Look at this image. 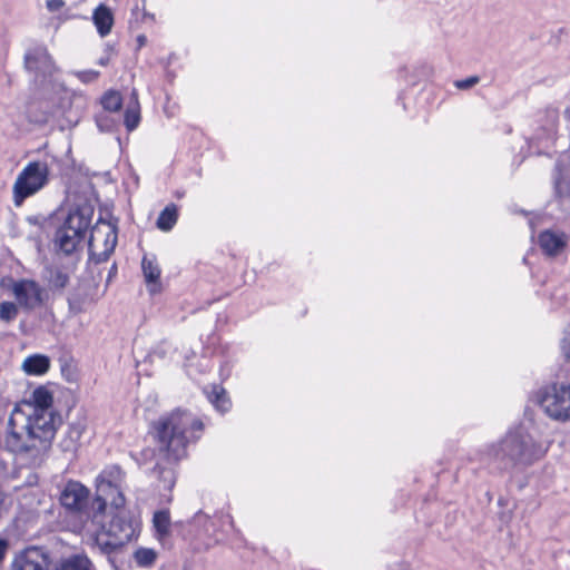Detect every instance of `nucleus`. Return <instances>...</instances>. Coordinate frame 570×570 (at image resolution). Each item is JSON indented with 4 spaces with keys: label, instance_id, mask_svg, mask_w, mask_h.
Masks as SVG:
<instances>
[{
    "label": "nucleus",
    "instance_id": "27",
    "mask_svg": "<svg viewBox=\"0 0 570 570\" xmlns=\"http://www.w3.org/2000/svg\"><path fill=\"white\" fill-rule=\"evenodd\" d=\"M141 268L145 276V279L148 284H153L154 286L158 283L160 277V268L156 264V262L151 258L145 256L141 262Z\"/></svg>",
    "mask_w": 570,
    "mask_h": 570
},
{
    "label": "nucleus",
    "instance_id": "10",
    "mask_svg": "<svg viewBox=\"0 0 570 570\" xmlns=\"http://www.w3.org/2000/svg\"><path fill=\"white\" fill-rule=\"evenodd\" d=\"M50 563L42 548L31 547L14 558L11 570H50Z\"/></svg>",
    "mask_w": 570,
    "mask_h": 570
},
{
    "label": "nucleus",
    "instance_id": "21",
    "mask_svg": "<svg viewBox=\"0 0 570 570\" xmlns=\"http://www.w3.org/2000/svg\"><path fill=\"white\" fill-rule=\"evenodd\" d=\"M81 239L78 235H72L71 232L61 226L56 232L55 245L59 250L69 255L76 249Z\"/></svg>",
    "mask_w": 570,
    "mask_h": 570
},
{
    "label": "nucleus",
    "instance_id": "33",
    "mask_svg": "<svg viewBox=\"0 0 570 570\" xmlns=\"http://www.w3.org/2000/svg\"><path fill=\"white\" fill-rule=\"evenodd\" d=\"M18 315V307L12 302H3L0 304V318L4 322H11Z\"/></svg>",
    "mask_w": 570,
    "mask_h": 570
},
{
    "label": "nucleus",
    "instance_id": "19",
    "mask_svg": "<svg viewBox=\"0 0 570 570\" xmlns=\"http://www.w3.org/2000/svg\"><path fill=\"white\" fill-rule=\"evenodd\" d=\"M180 524L181 522L171 523L169 510H159L154 513L153 525L156 538L159 541H163L170 535L171 527H178Z\"/></svg>",
    "mask_w": 570,
    "mask_h": 570
},
{
    "label": "nucleus",
    "instance_id": "3",
    "mask_svg": "<svg viewBox=\"0 0 570 570\" xmlns=\"http://www.w3.org/2000/svg\"><path fill=\"white\" fill-rule=\"evenodd\" d=\"M49 167L45 161L29 163L18 175L12 193L16 206H21L23 200L40 189L48 183Z\"/></svg>",
    "mask_w": 570,
    "mask_h": 570
},
{
    "label": "nucleus",
    "instance_id": "37",
    "mask_svg": "<svg viewBox=\"0 0 570 570\" xmlns=\"http://www.w3.org/2000/svg\"><path fill=\"white\" fill-rule=\"evenodd\" d=\"M554 190L556 195L559 197H563L567 194L566 188L563 187V183L559 177L554 179Z\"/></svg>",
    "mask_w": 570,
    "mask_h": 570
},
{
    "label": "nucleus",
    "instance_id": "36",
    "mask_svg": "<svg viewBox=\"0 0 570 570\" xmlns=\"http://www.w3.org/2000/svg\"><path fill=\"white\" fill-rule=\"evenodd\" d=\"M561 350L567 360H570V335L563 337L561 342Z\"/></svg>",
    "mask_w": 570,
    "mask_h": 570
},
{
    "label": "nucleus",
    "instance_id": "24",
    "mask_svg": "<svg viewBox=\"0 0 570 570\" xmlns=\"http://www.w3.org/2000/svg\"><path fill=\"white\" fill-rule=\"evenodd\" d=\"M140 121V107L136 90L131 92V101L125 112V126L129 131L136 129Z\"/></svg>",
    "mask_w": 570,
    "mask_h": 570
},
{
    "label": "nucleus",
    "instance_id": "35",
    "mask_svg": "<svg viewBox=\"0 0 570 570\" xmlns=\"http://www.w3.org/2000/svg\"><path fill=\"white\" fill-rule=\"evenodd\" d=\"M480 81V78L478 76H472V77H469L466 79H462V80H456L454 82V86L458 88V89H461V90H466V89H470L472 88L473 86H475L476 83H479Z\"/></svg>",
    "mask_w": 570,
    "mask_h": 570
},
{
    "label": "nucleus",
    "instance_id": "39",
    "mask_svg": "<svg viewBox=\"0 0 570 570\" xmlns=\"http://www.w3.org/2000/svg\"><path fill=\"white\" fill-rule=\"evenodd\" d=\"M7 549H8V541L6 539L0 538V561L3 560Z\"/></svg>",
    "mask_w": 570,
    "mask_h": 570
},
{
    "label": "nucleus",
    "instance_id": "42",
    "mask_svg": "<svg viewBox=\"0 0 570 570\" xmlns=\"http://www.w3.org/2000/svg\"><path fill=\"white\" fill-rule=\"evenodd\" d=\"M399 570H412V569L406 564H400Z\"/></svg>",
    "mask_w": 570,
    "mask_h": 570
},
{
    "label": "nucleus",
    "instance_id": "16",
    "mask_svg": "<svg viewBox=\"0 0 570 570\" xmlns=\"http://www.w3.org/2000/svg\"><path fill=\"white\" fill-rule=\"evenodd\" d=\"M567 238L562 233L544 230L539 235V245L541 249L549 256L560 254L566 247Z\"/></svg>",
    "mask_w": 570,
    "mask_h": 570
},
{
    "label": "nucleus",
    "instance_id": "40",
    "mask_svg": "<svg viewBox=\"0 0 570 570\" xmlns=\"http://www.w3.org/2000/svg\"><path fill=\"white\" fill-rule=\"evenodd\" d=\"M46 435L50 434V438H53L55 435V432L57 430H51V429H48V430H41Z\"/></svg>",
    "mask_w": 570,
    "mask_h": 570
},
{
    "label": "nucleus",
    "instance_id": "38",
    "mask_svg": "<svg viewBox=\"0 0 570 570\" xmlns=\"http://www.w3.org/2000/svg\"><path fill=\"white\" fill-rule=\"evenodd\" d=\"M63 4H65V2L62 0H48L47 1V8L52 12L61 9L63 7Z\"/></svg>",
    "mask_w": 570,
    "mask_h": 570
},
{
    "label": "nucleus",
    "instance_id": "17",
    "mask_svg": "<svg viewBox=\"0 0 570 570\" xmlns=\"http://www.w3.org/2000/svg\"><path fill=\"white\" fill-rule=\"evenodd\" d=\"M89 225V213L85 209H76L68 215L65 223L62 224V227L71 232L72 235H78L80 238H82Z\"/></svg>",
    "mask_w": 570,
    "mask_h": 570
},
{
    "label": "nucleus",
    "instance_id": "34",
    "mask_svg": "<svg viewBox=\"0 0 570 570\" xmlns=\"http://www.w3.org/2000/svg\"><path fill=\"white\" fill-rule=\"evenodd\" d=\"M49 111H36L35 105H29L27 109V117L30 122L33 124H46L49 119Z\"/></svg>",
    "mask_w": 570,
    "mask_h": 570
},
{
    "label": "nucleus",
    "instance_id": "18",
    "mask_svg": "<svg viewBox=\"0 0 570 570\" xmlns=\"http://www.w3.org/2000/svg\"><path fill=\"white\" fill-rule=\"evenodd\" d=\"M175 462L166 459L165 463L157 462L153 469V473L157 476L164 490L170 491L176 483V472L173 465Z\"/></svg>",
    "mask_w": 570,
    "mask_h": 570
},
{
    "label": "nucleus",
    "instance_id": "6",
    "mask_svg": "<svg viewBox=\"0 0 570 570\" xmlns=\"http://www.w3.org/2000/svg\"><path fill=\"white\" fill-rule=\"evenodd\" d=\"M186 430H151L149 435L157 442L158 449L165 458L178 461L185 455L187 436Z\"/></svg>",
    "mask_w": 570,
    "mask_h": 570
},
{
    "label": "nucleus",
    "instance_id": "11",
    "mask_svg": "<svg viewBox=\"0 0 570 570\" xmlns=\"http://www.w3.org/2000/svg\"><path fill=\"white\" fill-rule=\"evenodd\" d=\"M89 490L78 481H69L60 493V503L68 510L83 512Z\"/></svg>",
    "mask_w": 570,
    "mask_h": 570
},
{
    "label": "nucleus",
    "instance_id": "8",
    "mask_svg": "<svg viewBox=\"0 0 570 570\" xmlns=\"http://www.w3.org/2000/svg\"><path fill=\"white\" fill-rule=\"evenodd\" d=\"M12 294L18 304L26 309H33L42 304V288L31 279H20L12 283Z\"/></svg>",
    "mask_w": 570,
    "mask_h": 570
},
{
    "label": "nucleus",
    "instance_id": "31",
    "mask_svg": "<svg viewBox=\"0 0 570 570\" xmlns=\"http://www.w3.org/2000/svg\"><path fill=\"white\" fill-rule=\"evenodd\" d=\"M156 557V552L148 548H139L134 554L136 563L140 567L151 566L155 562Z\"/></svg>",
    "mask_w": 570,
    "mask_h": 570
},
{
    "label": "nucleus",
    "instance_id": "15",
    "mask_svg": "<svg viewBox=\"0 0 570 570\" xmlns=\"http://www.w3.org/2000/svg\"><path fill=\"white\" fill-rule=\"evenodd\" d=\"M158 428H203V423L188 411L176 409L159 420Z\"/></svg>",
    "mask_w": 570,
    "mask_h": 570
},
{
    "label": "nucleus",
    "instance_id": "45",
    "mask_svg": "<svg viewBox=\"0 0 570 570\" xmlns=\"http://www.w3.org/2000/svg\"><path fill=\"white\" fill-rule=\"evenodd\" d=\"M150 292H151V293H156V288H154V287H153V288H150Z\"/></svg>",
    "mask_w": 570,
    "mask_h": 570
},
{
    "label": "nucleus",
    "instance_id": "13",
    "mask_svg": "<svg viewBox=\"0 0 570 570\" xmlns=\"http://www.w3.org/2000/svg\"><path fill=\"white\" fill-rule=\"evenodd\" d=\"M24 66L29 71L43 76L51 75L55 69L51 57L45 48L29 51L24 57Z\"/></svg>",
    "mask_w": 570,
    "mask_h": 570
},
{
    "label": "nucleus",
    "instance_id": "22",
    "mask_svg": "<svg viewBox=\"0 0 570 570\" xmlns=\"http://www.w3.org/2000/svg\"><path fill=\"white\" fill-rule=\"evenodd\" d=\"M49 367V357L41 354L28 356L22 363V370L29 375H42L48 372Z\"/></svg>",
    "mask_w": 570,
    "mask_h": 570
},
{
    "label": "nucleus",
    "instance_id": "1",
    "mask_svg": "<svg viewBox=\"0 0 570 570\" xmlns=\"http://www.w3.org/2000/svg\"><path fill=\"white\" fill-rule=\"evenodd\" d=\"M549 445L550 441H535L527 430H511L492 446L491 454L501 469L508 470L531 464L548 451Z\"/></svg>",
    "mask_w": 570,
    "mask_h": 570
},
{
    "label": "nucleus",
    "instance_id": "9",
    "mask_svg": "<svg viewBox=\"0 0 570 570\" xmlns=\"http://www.w3.org/2000/svg\"><path fill=\"white\" fill-rule=\"evenodd\" d=\"M8 425L9 428H49V422L40 419L38 410L31 402H22L11 412Z\"/></svg>",
    "mask_w": 570,
    "mask_h": 570
},
{
    "label": "nucleus",
    "instance_id": "26",
    "mask_svg": "<svg viewBox=\"0 0 570 570\" xmlns=\"http://www.w3.org/2000/svg\"><path fill=\"white\" fill-rule=\"evenodd\" d=\"M91 561L85 554H72L65 559L57 570H91Z\"/></svg>",
    "mask_w": 570,
    "mask_h": 570
},
{
    "label": "nucleus",
    "instance_id": "41",
    "mask_svg": "<svg viewBox=\"0 0 570 570\" xmlns=\"http://www.w3.org/2000/svg\"><path fill=\"white\" fill-rule=\"evenodd\" d=\"M137 40H138L139 45L142 46L146 42V37L141 35L137 38Z\"/></svg>",
    "mask_w": 570,
    "mask_h": 570
},
{
    "label": "nucleus",
    "instance_id": "7",
    "mask_svg": "<svg viewBox=\"0 0 570 570\" xmlns=\"http://www.w3.org/2000/svg\"><path fill=\"white\" fill-rule=\"evenodd\" d=\"M106 537L116 538L122 543L131 541L139 532V522L127 511L115 512L108 524L102 525Z\"/></svg>",
    "mask_w": 570,
    "mask_h": 570
},
{
    "label": "nucleus",
    "instance_id": "28",
    "mask_svg": "<svg viewBox=\"0 0 570 570\" xmlns=\"http://www.w3.org/2000/svg\"><path fill=\"white\" fill-rule=\"evenodd\" d=\"M96 543L106 554H110L125 546V543L116 538L106 537L105 532L96 537Z\"/></svg>",
    "mask_w": 570,
    "mask_h": 570
},
{
    "label": "nucleus",
    "instance_id": "44",
    "mask_svg": "<svg viewBox=\"0 0 570 570\" xmlns=\"http://www.w3.org/2000/svg\"><path fill=\"white\" fill-rule=\"evenodd\" d=\"M99 63H100L101 66H105V65L107 63V61H106V60H104V59H101V60L99 61Z\"/></svg>",
    "mask_w": 570,
    "mask_h": 570
},
{
    "label": "nucleus",
    "instance_id": "25",
    "mask_svg": "<svg viewBox=\"0 0 570 570\" xmlns=\"http://www.w3.org/2000/svg\"><path fill=\"white\" fill-rule=\"evenodd\" d=\"M178 212L176 205H168L161 210L157 218V227L163 232H169L177 223Z\"/></svg>",
    "mask_w": 570,
    "mask_h": 570
},
{
    "label": "nucleus",
    "instance_id": "4",
    "mask_svg": "<svg viewBox=\"0 0 570 570\" xmlns=\"http://www.w3.org/2000/svg\"><path fill=\"white\" fill-rule=\"evenodd\" d=\"M538 403L552 420L564 423L570 420V384L554 383L542 389Z\"/></svg>",
    "mask_w": 570,
    "mask_h": 570
},
{
    "label": "nucleus",
    "instance_id": "29",
    "mask_svg": "<svg viewBox=\"0 0 570 570\" xmlns=\"http://www.w3.org/2000/svg\"><path fill=\"white\" fill-rule=\"evenodd\" d=\"M48 282L55 288H65L69 283V276L60 268H49Z\"/></svg>",
    "mask_w": 570,
    "mask_h": 570
},
{
    "label": "nucleus",
    "instance_id": "2",
    "mask_svg": "<svg viewBox=\"0 0 570 570\" xmlns=\"http://www.w3.org/2000/svg\"><path fill=\"white\" fill-rule=\"evenodd\" d=\"M114 473L119 474L120 469L112 466L110 471L105 470L97 478L96 497L91 503L90 510L85 512L87 518H91L94 521L97 520L105 513L108 504L116 512L126 511L124 509L126 502L124 493L116 483L106 479L107 474L112 476Z\"/></svg>",
    "mask_w": 570,
    "mask_h": 570
},
{
    "label": "nucleus",
    "instance_id": "30",
    "mask_svg": "<svg viewBox=\"0 0 570 570\" xmlns=\"http://www.w3.org/2000/svg\"><path fill=\"white\" fill-rule=\"evenodd\" d=\"M102 107L108 111H118L122 106V98L118 91L110 90L101 98Z\"/></svg>",
    "mask_w": 570,
    "mask_h": 570
},
{
    "label": "nucleus",
    "instance_id": "32",
    "mask_svg": "<svg viewBox=\"0 0 570 570\" xmlns=\"http://www.w3.org/2000/svg\"><path fill=\"white\" fill-rule=\"evenodd\" d=\"M190 524L196 525V527H200L202 531L205 534H210L212 533V529L214 527L213 521L210 520V518L207 514H205L203 511H200V510L195 513V515L193 517V519L190 521Z\"/></svg>",
    "mask_w": 570,
    "mask_h": 570
},
{
    "label": "nucleus",
    "instance_id": "14",
    "mask_svg": "<svg viewBox=\"0 0 570 570\" xmlns=\"http://www.w3.org/2000/svg\"><path fill=\"white\" fill-rule=\"evenodd\" d=\"M33 402L31 403L38 410V415L42 421L49 422V428H55L56 424H60L61 422H56L53 413L51 411L52 405V394L43 386H40L33 391L32 394Z\"/></svg>",
    "mask_w": 570,
    "mask_h": 570
},
{
    "label": "nucleus",
    "instance_id": "12",
    "mask_svg": "<svg viewBox=\"0 0 570 570\" xmlns=\"http://www.w3.org/2000/svg\"><path fill=\"white\" fill-rule=\"evenodd\" d=\"M36 431L37 430H9L6 438L7 448L16 453L29 452L36 449V443L40 440Z\"/></svg>",
    "mask_w": 570,
    "mask_h": 570
},
{
    "label": "nucleus",
    "instance_id": "20",
    "mask_svg": "<svg viewBox=\"0 0 570 570\" xmlns=\"http://www.w3.org/2000/svg\"><path fill=\"white\" fill-rule=\"evenodd\" d=\"M204 392L206 393L208 401L220 413H225L230 409L232 402L224 387L219 385H212L206 387Z\"/></svg>",
    "mask_w": 570,
    "mask_h": 570
},
{
    "label": "nucleus",
    "instance_id": "43",
    "mask_svg": "<svg viewBox=\"0 0 570 570\" xmlns=\"http://www.w3.org/2000/svg\"><path fill=\"white\" fill-rule=\"evenodd\" d=\"M98 75H99V72H97V71H91V72L89 73V76H90V78H91V79L97 78V77H98Z\"/></svg>",
    "mask_w": 570,
    "mask_h": 570
},
{
    "label": "nucleus",
    "instance_id": "23",
    "mask_svg": "<svg viewBox=\"0 0 570 570\" xmlns=\"http://www.w3.org/2000/svg\"><path fill=\"white\" fill-rule=\"evenodd\" d=\"M94 22L101 37L107 36L112 28L114 17L111 11L104 4H100L94 12Z\"/></svg>",
    "mask_w": 570,
    "mask_h": 570
},
{
    "label": "nucleus",
    "instance_id": "5",
    "mask_svg": "<svg viewBox=\"0 0 570 570\" xmlns=\"http://www.w3.org/2000/svg\"><path fill=\"white\" fill-rule=\"evenodd\" d=\"M117 244V232L115 227L102 223L96 225L90 234L88 246L90 255L96 262L101 263L109 258Z\"/></svg>",
    "mask_w": 570,
    "mask_h": 570
}]
</instances>
